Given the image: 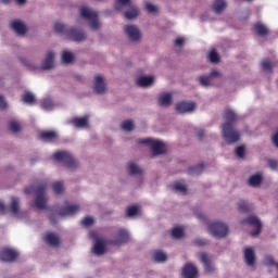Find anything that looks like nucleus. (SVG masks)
Listing matches in <instances>:
<instances>
[{
  "label": "nucleus",
  "instance_id": "de8ad7c7",
  "mask_svg": "<svg viewBox=\"0 0 278 278\" xmlns=\"http://www.w3.org/2000/svg\"><path fill=\"white\" fill-rule=\"evenodd\" d=\"M122 129L124 131H134V122L131 119L125 121L122 123Z\"/></svg>",
  "mask_w": 278,
  "mask_h": 278
},
{
  "label": "nucleus",
  "instance_id": "2eb2a0df",
  "mask_svg": "<svg viewBox=\"0 0 278 278\" xmlns=\"http://www.w3.org/2000/svg\"><path fill=\"white\" fill-rule=\"evenodd\" d=\"M11 28L18 36H25L27 34V26H25V24H23V22H21L20 20H14L11 23Z\"/></svg>",
  "mask_w": 278,
  "mask_h": 278
},
{
  "label": "nucleus",
  "instance_id": "e2e57ef3",
  "mask_svg": "<svg viewBox=\"0 0 278 278\" xmlns=\"http://www.w3.org/2000/svg\"><path fill=\"white\" fill-rule=\"evenodd\" d=\"M18 5H25L27 0H15Z\"/></svg>",
  "mask_w": 278,
  "mask_h": 278
},
{
  "label": "nucleus",
  "instance_id": "f3484780",
  "mask_svg": "<svg viewBox=\"0 0 278 278\" xmlns=\"http://www.w3.org/2000/svg\"><path fill=\"white\" fill-rule=\"evenodd\" d=\"M200 261L202 262V264H204V273H214L215 268L214 265H212V261H210V257H207V253H200Z\"/></svg>",
  "mask_w": 278,
  "mask_h": 278
},
{
  "label": "nucleus",
  "instance_id": "5701e85b",
  "mask_svg": "<svg viewBox=\"0 0 278 278\" xmlns=\"http://www.w3.org/2000/svg\"><path fill=\"white\" fill-rule=\"evenodd\" d=\"M45 241L50 247H60V237L58 235L53 233V232H48L45 236Z\"/></svg>",
  "mask_w": 278,
  "mask_h": 278
},
{
  "label": "nucleus",
  "instance_id": "3c124183",
  "mask_svg": "<svg viewBox=\"0 0 278 278\" xmlns=\"http://www.w3.org/2000/svg\"><path fill=\"white\" fill-rule=\"evenodd\" d=\"M94 219L92 217H85L81 220V225H84V227H90V225H93Z\"/></svg>",
  "mask_w": 278,
  "mask_h": 278
},
{
  "label": "nucleus",
  "instance_id": "864d4df0",
  "mask_svg": "<svg viewBox=\"0 0 278 278\" xmlns=\"http://www.w3.org/2000/svg\"><path fill=\"white\" fill-rule=\"evenodd\" d=\"M265 264L266 266H277V263L273 256H265Z\"/></svg>",
  "mask_w": 278,
  "mask_h": 278
},
{
  "label": "nucleus",
  "instance_id": "39448f33",
  "mask_svg": "<svg viewBox=\"0 0 278 278\" xmlns=\"http://www.w3.org/2000/svg\"><path fill=\"white\" fill-rule=\"evenodd\" d=\"M56 162H62L67 168H77V161L68 151H59L53 154Z\"/></svg>",
  "mask_w": 278,
  "mask_h": 278
},
{
  "label": "nucleus",
  "instance_id": "2f4dec72",
  "mask_svg": "<svg viewBox=\"0 0 278 278\" xmlns=\"http://www.w3.org/2000/svg\"><path fill=\"white\" fill-rule=\"evenodd\" d=\"M21 201L18 200V198L13 197L11 199V204H10V212L11 214H14V216H16V214H18V205H20Z\"/></svg>",
  "mask_w": 278,
  "mask_h": 278
},
{
  "label": "nucleus",
  "instance_id": "c756f323",
  "mask_svg": "<svg viewBox=\"0 0 278 278\" xmlns=\"http://www.w3.org/2000/svg\"><path fill=\"white\" fill-rule=\"evenodd\" d=\"M205 169V165L203 163L189 167L188 168V174L189 175H201L203 170Z\"/></svg>",
  "mask_w": 278,
  "mask_h": 278
},
{
  "label": "nucleus",
  "instance_id": "f257e3e1",
  "mask_svg": "<svg viewBox=\"0 0 278 278\" xmlns=\"http://www.w3.org/2000/svg\"><path fill=\"white\" fill-rule=\"evenodd\" d=\"M54 31L56 34H66L71 40H74V42H84L86 40V33L84 30L78 28H66V25L56 22L54 24Z\"/></svg>",
  "mask_w": 278,
  "mask_h": 278
},
{
  "label": "nucleus",
  "instance_id": "58836bf2",
  "mask_svg": "<svg viewBox=\"0 0 278 278\" xmlns=\"http://www.w3.org/2000/svg\"><path fill=\"white\" fill-rule=\"evenodd\" d=\"M153 257L156 262H166L168 256L166 253L162 252V250H156L153 254Z\"/></svg>",
  "mask_w": 278,
  "mask_h": 278
},
{
  "label": "nucleus",
  "instance_id": "cd10ccee",
  "mask_svg": "<svg viewBox=\"0 0 278 278\" xmlns=\"http://www.w3.org/2000/svg\"><path fill=\"white\" fill-rule=\"evenodd\" d=\"M225 8H227V3H225L223 0H215L213 3V10L215 14H220Z\"/></svg>",
  "mask_w": 278,
  "mask_h": 278
},
{
  "label": "nucleus",
  "instance_id": "a211bd4d",
  "mask_svg": "<svg viewBox=\"0 0 278 278\" xmlns=\"http://www.w3.org/2000/svg\"><path fill=\"white\" fill-rule=\"evenodd\" d=\"M244 262L248 266L255 265V250H253V248L244 249Z\"/></svg>",
  "mask_w": 278,
  "mask_h": 278
},
{
  "label": "nucleus",
  "instance_id": "09e8293b",
  "mask_svg": "<svg viewBox=\"0 0 278 278\" xmlns=\"http://www.w3.org/2000/svg\"><path fill=\"white\" fill-rule=\"evenodd\" d=\"M126 216H138V206H129L127 210H126Z\"/></svg>",
  "mask_w": 278,
  "mask_h": 278
},
{
  "label": "nucleus",
  "instance_id": "a19ab883",
  "mask_svg": "<svg viewBox=\"0 0 278 278\" xmlns=\"http://www.w3.org/2000/svg\"><path fill=\"white\" fill-rule=\"evenodd\" d=\"M73 60H75V56L73 55V53H71L68 51H64L62 53V62L64 64H71V62H73Z\"/></svg>",
  "mask_w": 278,
  "mask_h": 278
},
{
  "label": "nucleus",
  "instance_id": "79ce46f5",
  "mask_svg": "<svg viewBox=\"0 0 278 278\" xmlns=\"http://www.w3.org/2000/svg\"><path fill=\"white\" fill-rule=\"evenodd\" d=\"M9 129L13 134H18V131H21V124L13 119V121L9 122Z\"/></svg>",
  "mask_w": 278,
  "mask_h": 278
},
{
  "label": "nucleus",
  "instance_id": "69168bd1",
  "mask_svg": "<svg viewBox=\"0 0 278 278\" xmlns=\"http://www.w3.org/2000/svg\"><path fill=\"white\" fill-rule=\"evenodd\" d=\"M50 223L51 225H55V218L53 216H50Z\"/></svg>",
  "mask_w": 278,
  "mask_h": 278
},
{
  "label": "nucleus",
  "instance_id": "603ef678",
  "mask_svg": "<svg viewBox=\"0 0 278 278\" xmlns=\"http://www.w3.org/2000/svg\"><path fill=\"white\" fill-rule=\"evenodd\" d=\"M244 152H245L244 146H239V147L236 149V155H237V157H244Z\"/></svg>",
  "mask_w": 278,
  "mask_h": 278
},
{
  "label": "nucleus",
  "instance_id": "338daca9",
  "mask_svg": "<svg viewBox=\"0 0 278 278\" xmlns=\"http://www.w3.org/2000/svg\"><path fill=\"white\" fill-rule=\"evenodd\" d=\"M1 2L8 4L10 3V0H1Z\"/></svg>",
  "mask_w": 278,
  "mask_h": 278
},
{
  "label": "nucleus",
  "instance_id": "7ed1b4c3",
  "mask_svg": "<svg viewBox=\"0 0 278 278\" xmlns=\"http://www.w3.org/2000/svg\"><path fill=\"white\" fill-rule=\"evenodd\" d=\"M222 136L228 144H233L240 140V132L233 129V125L225 123L222 128Z\"/></svg>",
  "mask_w": 278,
  "mask_h": 278
},
{
  "label": "nucleus",
  "instance_id": "680f3d73",
  "mask_svg": "<svg viewBox=\"0 0 278 278\" xmlns=\"http://www.w3.org/2000/svg\"><path fill=\"white\" fill-rule=\"evenodd\" d=\"M205 136V130H199L198 131V138L201 140Z\"/></svg>",
  "mask_w": 278,
  "mask_h": 278
},
{
  "label": "nucleus",
  "instance_id": "bf43d9fd",
  "mask_svg": "<svg viewBox=\"0 0 278 278\" xmlns=\"http://www.w3.org/2000/svg\"><path fill=\"white\" fill-rule=\"evenodd\" d=\"M21 62L23 63L24 66H27L28 68L34 70V65H31L29 61L25 59H21Z\"/></svg>",
  "mask_w": 278,
  "mask_h": 278
},
{
  "label": "nucleus",
  "instance_id": "0eeeda50",
  "mask_svg": "<svg viewBox=\"0 0 278 278\" xmlns=\"http://www.w3.org/2000/svg\"><path fill=\"white\" fill-rule=\"evenodd\" d=\"M208 231L215 238H226L229 233V226L220 222H215L208 225Z\"/></svg>",
  "mask_w": 278,
  "mask_h": 278
},
{
  "label": "nucleus",
  "instance_id": "b1692460",
  "mask_svg": "<svg viewBox=\"0 0 278 278\" xmlns=\"http://www.w3.org/2000/svg\"><path fill=\"white\" fill-rule=\"evenodd\" d=\"M94 255H104L105 254V242L101 239H97L92 249Z\"/></svg>",
  "mask_w": 278,
  "mask_h": 278
},
{
  "label": "nucleus",
  "instance_id": "c03bdc74",
  "mask_svg": "<svg viewBox=\"0 0 278 278\" xmlns=\"http://www.w3.org/2000/svg\"><path fill=\"white\" fill-rule=\"evenodd\" d=\"M238 210L243 213L251 212V205H249L244 200H241L238 204Z\"/></svg>",
  "mask_w": 278,
  "mask_h": 278
},
{
  "label": "nucleus",
  "instance_id": "7c9ffc66",
  "mask_svg": "<svg viewBox=\"0 0 278 278\" xmlns=\"http://www.w3.org/2000/svg\"><path fill=\"white\" fill-rule=\"evenodd\" d=\"M261 184L262 175L260 174L252 175L249 179V186H251L252 188H257V186H260Z\"/></svg>",
  "mask_w": 278,
  "mask_h": 278
},
{
  "label": "nucleus",
  "instance_id": "13d9d810",
  "mask_svg": "<svg viewBox=\"0 0 278 278\" xmlns=\"http://www.w3.org/2000/svg\"><path fill=\"white\" fill-rule=\"evenodd\" d=\"M268 165L270 168H273V170H275V168H277V166H278V163L275 160H269Z\"/></svg>",
  "mask_w": 278,
  "mask_h": 278
},
{
  "label": "nucleus",
  "instance_id": "9b49d317",
  "mask_svg": "<svg viewBox=\"0 0 278 278\" xmlns=\"http://www.w3.org/2000/svg\"><path fill=\"white\" fill-rule=\"evenodd\" d=\"M79 210V204H71L66 202L65 207L60 208L59 216H75Z\"/></svg>",
  "mask_w": 278,
  "mask_h": 278
},
{
  "label": "nucleus",
  "instance_id": "423d86ee",
  "mask_svg": "<svg viewBox=\"0 0 278 278\" xmlns=\"http://www.w3.org/2000/svg\"><path fill=\"white\" fill-rule=\"evenodd\" d=\"M138 143L139 144H148V147H151L153 156L162 155L166 151L164 142H162V141H157V140H153V139H139Z\"/></svg>",
  "mask_w": 278,
  "mask_h": 278
},
{
  "label": "nucleus",
  "instance_id": "49530a36",
  "mask_svg": "<svg viewBox=\"0 0 278 278\" xmlns=\"http://www.w3.org/2000/svg\"><path fill=\"white\" fill-rule=\"evenodd\" d=\"M42 110H53V100L50 98L43 99L41 102Z\"/></svg>",
  "mask_w": 278,
  "mask_h": 278
},
{
  "label": "nucleus",
  "instance_id": "a18cd8bd",
  "mask_svg": "<svg viewBox=\"0 0 278 278\" xmlns=\"http://www.w3.org/2000/svg\"><path fill=\"white\" fill-rule=\"evenodd\" d=\"M172 236H173V238H176L177 240H179V238H184V228H181V227L173 228Z\"/></svg>",
  "mask_w": 278,
  "mask_h": 278
},
{
  "label": "nucleus",
  "instance_id": "8fccbe9b",
  "mask_svg": "<svg viewBox=\"0 0 278 278\" xmlns=\"http://www.w3.org/2000/svg\"><path fill=\"white\" fill-rule=\"evenodd\" d=\"M146 10H147V12H149V14H153V13L157 12V7L153 5L150 2H147L146 3Z\"/></svg>",
  "mask_w": 278,
  "mask_h": 278
},
{
  "label": "nucleus",
  "instance_id": "f8f14e48",
  "mask_svg": "<svg viewBox=\"0 0 278 278\" xmlns=\"http://www.w3.org/2000/svg\"><path fill=\"white\" fill-rule=\"evenodd\" d=\"M16 257H18V252L12 249H2L0 251V260L1 262H15Z\"/></svg>",
  "mask_w": 278,
  "mask_h": 278
},
{
  "label": "nucleus",
  "instance_id": "4be33fe9",
  "mask_svg": "<svg viewBox=\"0 0 278 278\" xmlns=\"http://www.w3.org/2000/svg\"><path fill=\"white\" fill-rule=\"evenodd\" d=\"M39 138L43 140V142H53V140L58 139V132L53 130L41 131Z\"/></svg>",
  "mask_w": 278,
  "mask_h": 278
},
{
  "label": "nucleus",
  "instance_id": "9d476101",
  "mask_svg": "<svg viewBox=\"0 0 278 278\" xmlns=\"http://www.w3.org/2000/svg\"><path fill=\"white\" fill-rule=\"evenodd\" d=\"M124 31L127 34L129 40L131 42H138L140 38H142V35L140 34V29L136 25H126L124 26Z\"/></svg>",
  "mask_w": 278,
  "mask_h": 278
},
{
  "label": "nucleus",
  "instance_id": "a878e982",
  "mask_svg": "<svg viewBox=\"0 0 278 278\" xmlns=\"http://www.w3.org/2000/svg\"><path fill=\"white\" fill-rule=\"evenodd\" d=\"M173 96L170 93H161L159 97V105L163 108H167V105H172Z\"/></svg>",
  "mask_w": 278,
  "mask_h": 278
},
{
  "label": "nucleus",
  "instance_id": "6e6d98bb",
  "mask_svg": "<svg viewBox=\"0 0 278 278\" xmlns=\"http://www.w3.org/2000/svg\"><path fill=\"white\" fill-rule=\"evenodd\" d=\"M184 42H186V40L184 39V37H178V38L174 41V45H175V47H184Z\"/></svg>",
  "mask_w": 278,
  "mask_h": 278
},
{
  "label": "nucleus",
  "instance_id": "6e6552de",
  "mask_svg": "<svg viewBox=\"0 0 278 278\" xmlns=\"http://www.w3.org/2000/svg\"><path fill=\"white\" fill-rule=\"evenodd\" d=\"M244 223L255 227V230L250 233L253 238H255V237L260 236V233H262V222L260 220V218H257V216L252 215V216L243 219L242 224L244 225Z\"/></svg>",
  "mask_w": 278,
  "mask_h": 278
},
{
  "label": "nucleus",
  "instance_id": "393cba45",
  "mask_svg": "<svg viewBox=\"0 0 278 278\" xmlns=\"http://www.w3.org/2000/svg\"><path fill=\"white\" fill-rule=\"evenodd\" d=\"M154 81L155 79L153 78V76H141L138 78L137 84L141 88H148V86H153Z\"/></svg>",
  "mask_w": 278,
  "mask_h": 278
},
{
  "label": "nucleus",
  "instance_id": "4c0bfd02",
  "mask_svg": "<svg viewBox=\"0 0 278 278\" xmlns=\"http://www.w3.org/2000/svg\"><path fill=\"white\" fill-rule=\"evenodd\" d=\"M73 125L76 127H88V117H76L73 119Z\"/></svg>",
  "mask_w": 278,
  "mask_h": 278
},
{
  "label": "nucleus",
  "instance_id": "4468645a",
  "mask_svg": "<svg viewBox=\"0 0 278 278\" xmlns=\"http://www.w3.org/2000/svg\"><path fill=\"white\" fill-rule=\"evenodd\" d=\"M199 275V269L191 263H187L182 268V277L184 278H197Z\"/></svg>",
  "mask_w": 278,
  "mask_h": 278
},
{
  "label": "nucleus",
  "instance_id": "dca6fc26",
  "mask_svg": "<svg viewBox=\"0 0 278 278\" xmlns=\"http://www.w3.org/2000/svg\"><path fill=\"white\" fill-rule=\"evenodd\" d=\"M214 77H220V73L213 71L208 76H200L198 78V81L200 86H204V87L212 86V79H214Z\"/></svg>",
  "mask_w": 278,
  "mask_h": 278
},
{
  "label": "nucleus",
  "instance_id": "774afa93",
  "mask_svg": "<svg viewBox=\"0 0 278 278\" xmlns=\"http://www.w3.org/2000/svg\"><path fill=\"white\" fill-rule=\"evenodd\" d=\"M91 238H94V232H90Z\"/></svg>",
  "mask_w": 278,
  "mask_h": 278
},
{
  "label": "nucleus",
  "instance_id": "052dcab7",
  "mask_svg": "<svg viewBox=\"0 0 278 278\" xmlns=\"http://www.w3.org/2000/svg\"><path fill=\"white\" fill-rule=\"evenodd\" d=\"M0 214H5V204L3 202H0Z\"/></svg>",
  "mask_w": 278,
  "mask_h": 278
},
{
  "label": "nucleus",
  "instance_id": "72a5a7b5",
  "mask_svg": "<svg viewBox=\"0 0 278 278\" xmlns=\"http://www.w3.org/2000/svg\"><path fill=\"white\" fill-rule=\"evenodd\" d=\"M129 175H142V168H140L136 163L128 164Z\"/></svg>",
  "mask_w": 278,
  "mask_h": 278
},
{
  "label": "nucleus",
  "instance_id": "e433bc0d",
  "mask_svg": "<svg viewBox=\"0 0 278 278\" xmlns=\"http://www.w3.org/2000/svg\"><path fill=\"white\" fill-rule=\"evenodd\" d=\"M261 68L262 71H265L266 73H273V62L268 59H264L261 62Z\"/></svg>",
  "mask_w": 278,
  "mask_h": 278
},
{
  "label": "nucleus",
  "instance_id": "6ab92c4d",
  "mask_svg": "<svg viewBox=\"0 0 278 278\" xmlns=\"http://www.w3.org/2000/svg\"><path fill=\"white\" fill-rule=\"evenodd\" d=\"M53 60H55V54L52 51L48 52L41 65V70L51 71V68H53Z\"/></svg>",
  "mask_w": 278,
  "mask_h": 278
},
{
  "label": "nucleus",
  "instance_id": "5fc2aeb1",
  "mask_svg": "<svg viewBox=\"0 0 278 278\" xmlns=\"http://www.w3.org/2000/svg\"><path fill=\"white\" fill-rule=\"evenodd\" d=\"M193 242L197 247H205L207 244V240L205 239H195Z\"/></svg>",
  "mask_w": 278,
  "mask_h": 278
},
{
  "label": "nucleus",
  "instance_id": "37998d69",
  "mask_svg": "<svg viewBox=\"0 0 278 278\" xmlns=\"http://www.w3.org/2000/svg\"><path fill=\"white\" fill-rule=\"evenodd\" d=\"M210 62L213 64H218L220 62V56L218 55V52L216 50H212L208 54Z\"/></svg>",
  "mask_w": 278,
  "mask_h": 278
},
{
  "label": "nucleus",
  "instance_id": "20e7f679",
  "mask_svg": "<svg viewBox=\"0 0 278 278\" xmlns=\"http://www.w3.org/2000/svg\"><path fill=\"white\" fill-rule=\"evenodd\" d=\"M47 190V182L43 181L39 184L34 192L36 194L35 206L37 210H46L47 208V197L45 195V191Z\"/></svg>",
  "mask_w": 278,
  "mask_h": 278
},
{
  "label": "nucleus",
  "instance_id": "c85d7f7f",
  "mask_svg": "<svg viewBox=\"0 0 278 278\" xmlns=\"http://www.w3.org/2000/svg\"><path fill=\"white\" fill-rule=\"evenodd\" d=\"M22 101L23 103H27L28 105H34V103H36V96L27 91L22 96Z\"/></svg>",
  "mask_w": 278,
  "mask_h": 278
},
{
  "label": "nucleus",
  "instance_id": "0e129e2a",
  "mask_svg": "<svg viewBox=\"0 0 278 278\" xmlns=\"http://www.w3.org/2000/svg\"><path fill=\"white\" fill-rule=\"evenodd\" d=\"M33 190H34V188L30 187V188L25 189V192H26V194H31Z\"/></svg>",
  "mask_w": 278,
  "mask_h": 278
},
{
  "label": "nucleus",
  "instance_id": "4d7b16f0",
  "mask_svg": "<svg viewBox=\"0 0 278 278\" xmlns=\"http://www.w3.org/2000/svg\"><path fill=\"white\" fill-rule=\"evenodd\" d=\"M5 108H8V102H5L3 96H0V110H5Z\"/></svg>",
  "mask_w": 278,
  "mask_h": 278
},
{
  "label": "nucleus",
  "instance_id": "f03ea898",
  "mask_svg": "<svg viewBox=\"0 0 278 278\" xmlns=\"http://www.w3.org/2000/svg\"><path fill=\"white\" fill-rule=\"evenodd\" d=\"M80 16L83 18H86L87 21H90V27L93 31H97L99 29V13L97 11L90 10L88 7H81L79 9Z\"/></svg>",
  "mask_w": 278,
  "mask_h": 278
},
{
  "label": "nucleus",
  "instance_id": "bb28decb",
  "mask_svg": "<svg viewBox=\"0 0 278 278\" xmlns=\"http://www.w3.org/2000/svg\"><path fill=\"white\" fill-rule=\"evenodd\" d=\"M224 119L226 121V123H228L229 125H233V123H236L238 121V115H236V113L231 110H227L224 114Z\"/></svg>",
  "mask_w": 278,
  "mask_h": 278
},
{
  "label": "nucleus",
  "instance_id": "412c9836",
  "mask_svg": "<svg viewBox=\"0 0 278 278\" xmlns=\"http://www.w3.org/2000/svg\"><path fill=\"white\" fill-rule=\"evenodd\" d=\"M253 30L257 36L264 38V36H268V27L264 25L262 22H257L253 25Z\"/></svg>",
  "mask_w": 278,
  "mask_h": 278
},
{
  "label": "nucleus",
  "instance_id": "ddd939ff",
  "mask_svg": "<svg viewBox=\"0 0 278 278\" xmlns=\"http://www.w3.org/2000/svg\"><path fill=\"white\" fill-rule=\"evenodd\" d=\"M197 109V103L194 102H179L176 104V112L178 114H186V112H194Z\"/></svg>",
  "mask_w": 278,
  "mask_h": 278
},
{
  "label": "nucleus",
  "instance_id": "ea45409f",
  "mask_svg": "<svg viewBox=\"0 0 278 278\" xmlns=\"http://www.w3.org/2000/svg\"><path fill=\"white\" fill-rule=\"evenodd\" d=\"M52 190L55 194H62L64 192V182L56 181L52 185Z\"/></svg>",
  "mask_w": 278,
  "mask_h": 278
},
{
  "label": "nucleus",
  "instance_id": "1a4fd4ad",
  "mask_svg": "<svg viewBox=\"0 0 278 278\" xmlns=\"http://www.w3.org/2000/svg\"><path fill=\"white\" fill-rule=\"evenodd\" d=\"M127 242H129V232L121 228L117 231L116 238L114 240H110L109 244H113V247H121V244H127Z\"/></svg>",
  "mask_w": 278,
  "mask_h": 278
},
{
  "label": "nucleus",
  "instance_id": "c9c22d12",
  "mask_svg": "<svg viewBox=\"0 0 278 278\" xmlns=\"http://www.w3.org/2000/svg\"><path fill=\"white\" fill-rule=\"evenodd\" d=\"M138 16V8L132 7L130 4V10L125 12V18L128 21H131V18H136Z\"/></svg>",
  "mask_w": 278,
  "mask_h": 278
},
{
  "label": "nucleus",
  "instance_id": "f704fd0d",
  "mask_svg": "<svg viewBox=\"0 0 278 278\" xmlns=\"http://www.w3.org/2000/svg\"><path fill=\"white\" fill-rule=\"evenodd\" d=\"M123 8H131V0H116L115 10H123Z\"/></svg>",
  "mask_w": 278,
  "mask_h": 278
},
{
  "label": "nucleus",
  "instance_id": "473e14b6",
  "mask_svg": "<svg viewBox=\"0 0 278 278\" xmlns=\"http://www.w3.org/2000/svg\"><path fill=\"white\" fill-rule=\"evenodd\" d=\"M173 190L175 192H180L181 194H186V192H188V188H186V185L181 181L174 182Z\"/></svg>",
  "mask_w": 278,
  "mask_h": 278
},
{
  "label": "nucleus",
  "instance_id": "aec40b11",
  "mask_svg": "<svg viewBox=\"0 0 278 278\" xmlns=\"http://www.w3.org/2000/svg\"><path fill=\"white\" fill-rule=\"evenodd\" d=\"M93 90L96 94H103V92H105V81L103 80L101 75L96 76Z\"/></svg>",
  "mask_w": 278,
  "mask_h": 278
}]
</instances>
